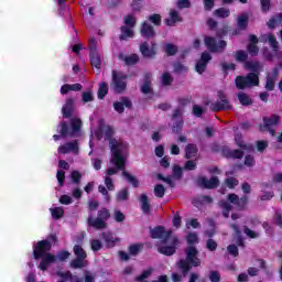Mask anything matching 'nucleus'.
Returning <instances> with one entry per match:
<instances>
[{"mask_svg": "<svg viewBox=\"0 0 282 282\" xmlns=\"http://www.w3.org/2000/svg\"><path fill=\"white\" fill-rule=\"evenodd\" d=\"M104 134V140L109 142V147L112 152V164L117 166V169H124V156L122 155V152L124 151V143L113 138V135H116V130H113V127L111 126H106Z\"/></svg>", "mask_w": 282, "mask_h": 282, "instance_id": "obj_1", "label": "nucleus"}, {"mask_svg": "<svg viewBox=\"0 0 282 282\" xmlns=\"http://www.w3.org/2000/svg\"><path fill=\"white\" fill-rule=\"evenodd\" d=\"M184 252L185 259L178 260L176 268L180 270L182 276H188L193 268H199L202 265V259H199V250H197L196 246H188Z\"/></svg>", "mask_w": 282, "mask_h": 282, "instance_id": "obj_2", "label": "nucleus"}, {"mask_svg": "<svg viewBox=\"0 0 282 282\" xmlns=\"http://www.w3.org/2000/svg\"><path fill=\"white\" fill-rule=\"evenodd\" d=\"M110 217L111 213L107 208H101L98 210L96 218L91 216L87 218V225L89 228H95V230H105L107 228V220Z\"/></svg>", "mask_w": 282, "mask_h": 282, "instance_id": "obj_3", "label": "nucleus"}, {"mask_svg": "<svg viewBox=\"0 0 282 282\" xmlns=\"http://www.w3.org/2000/svg\"><path fill=\"white\" fill-rule=\"evenodd\" d=\"M237 89H248L250 87H259V74L248 73L246 76L238 75L235 79Z\"/></svg>", "mask_w": 282, "mask_h": 282, "instance_id": "obj_4", "label": "nucleus"}, {"mask_svg": "<svg viewBox=\"0 0 282 282\" xmlns=\"http://www.w3.org/2000/svg\"><path fill=\"white\" fill-rule=\"evenodd\" d=\"M204 44L212 54H224L226 47H228V42H226V40H219L217 42V37L208 35L204 37Z\"/></svg>", "mask_w": 282, "mask_h": 282, "instance_id": "obj_5", "label": "nucleus"}, {"mask_svg": "<svg viewBox=\"0 0 282 282\" xmlns=\"http://www.w3.org/2000/svg\"><path fill=\"white\" fill-rule=\"evenodd\" d=\"M129 78V75L112 70V82L110 86L112 87L115 94H124L127 91V79Z\"/></svg>", "mask_w": 282, "mask_h": 282, "instance_id": "obj_6", "label": "nucleus"}, {"mask_svg": "<svg viewBox=\"0 0 282 282\" xmlns=\"http://www.w3.org/2000/svg\"><path fill=\"white\" fill-rule=\"evenodd\" d=\"M217 96L218 100L210 105L212 111H229V109H232L230 100H228V96H226V93H224V90H218Z\"/></svg>", "mask_w": 282, "mask_h": 282, "instance_id": "obj_7", "label": "nucleus"}, {"mask_svg": "<svg viewBox=\"0 0 282 282\" xmlns=\"http://www.w3.org/2000/svg\"><path fill=\"white\" fill-rule=\"evenodd\" d=\"M150 237H152V239H162L161 243L166 245L169 243V240L171 239V237H173V231L172 230L166 231L164 226H156L150 230Z\"/></svg>", "mask_w": 282, "mask_h": 282, "instance_id": "obj_8", "label": "nucleus"}, {"mask_svg": "<svg viewBox=\"0 0 282 282\" xmlns=\"http://www.w3.org/2000/svg\"><path fill=\"white\" fill-rule=\"evenodd\" d=\"M50 250H52V242H50V240L37 241L33 249V257L35 261H39L42 257L50 254Z\"/></svg>", "mask_w": 282, "mask_h": 282, "instance_id": "obj_9", "label": "nucleus"}, {"mask_svg": "<svg viewBox=\"0 0 282 282\" xmlns=\"http://www.w3.org/2000/svg\"><path fill=\"white\" fill-rule=\"evenodd\" d=\"M197 184L200 188H206L207 191H215V188H219V177L212 176L209 180L206 176H199L197 178Z\"/></svg>", "mask_w": 282, "mask_h": 282, "instance_id": "obj_10", "label": "nucleus"}, {"mask_svg": "<svg viewBox=\"0 0 282 282\" xmlns=\"http://www.w3.org/2000/svg\"><path fill=\"white\" fill-rule=\"evenodd\" d=\"M170 239L171 246H162L158 248V252H160V254H164L165 257H173V254L177 252V246H180V238H177V236H173Z\"/></svg>", "mask_w": 282, "mask_h": 282, "instance_id": "obj_11", "label": "nucleus"}, {"mask_svg": "<svg viewBox=\"0 0 282 282\" xmlns=\"http://www.w3.org/2000/svg\"><path fill=\"white\" fill-rule=\"evenodd\" d=\"M139 50L143 58H155L158 56V43L155 42H151V46H149V42H143L140 44Z\"/></svg>", "mask_w": 282, "mask_h": 282, "instance_id": "obj_12", "label": "nucleus"}, {"mask_svg": "<svg viewBox=\"0 0 282 282\" xmlns=\"http://www.w3.org/2000/svg\"><path fill=\"white\" fill-rule=\"evenodd\" d=\"M100 239L104 241L108 250L111 248H116V246H118V243H120L121 241V239L116 237V235L111 231H102L100 235Z\"/></svg>", "mask_w": 282, "mask_h": 282, "instance_id": "obj_13", "label": "nucleus"}, {"mask_svg": "<svg viewBox=\"0 0 282 282\" xmlns=\"http://www.w3.org/2000/svg\"><path fill=\"white\" fill-rule=\"evenodd\" d=\"M140 34L143 39H147L149 41L150 39H155L158 33L155 32V28H153L151 23H149L148 21H143L141 23Z\"/></svg>", "mask_w": 282, "mask_h": 282, "instance_id": "obj_14", "label": "nucleus"}, {"mask_svg": "<svg viewBox=\"0 0 282 282\" xmlns=\"http://www.w3.org/2000/svg\"><path fill=\"white\" fill-rule=\"evenodd\" d=\"M112 107L117 113H124V107L127 109H133V102L129 97H121L120 101H115L112 104Z\"/></svg>", "mask_w": 282, "mask_h": 282, "instance_id": "obj_15", "label": "nucleus"}, {"mask_svg": "<svg viewBox=\"0 0 282 282\" xmlns=\"http://www.w3.org/2000/svg\"><path fill=\"white\" fill-rule=\"evenodd\" d=\"M140 208L143 215H151L153 212V206L149 203V196L147 194H141L139 197Z\"/></svg>", "mask_w": 282, "mask_h": 282, "instance_id": "obj_16", "label": "nucleus"}, {"mask_svg": "<svg viewBox=\"0 0 282 282\" xmlns=\"http://www.w3.org/2000/svg\"><path fill=\"white\" fill-rule=\"evenodd\" d=\"M41 262L39 264V268L42 270V272H45L52 263H56V256L52 253H46L44 257L41 258Z\"/></svg>", "mask_w": 282, "mask_h": 282, "instance_id": "obj_17", "label": "nucleus"}, {"mask_svg": "<svg viewBox=\"0 0 282 282\" xmlns=\"http://www.w3.org/2000/svg\"><path fill=\"white\" fill-rule=\"evenodd\" d=\"M62 113L64 118H72L74 116V98H67L66 102L62 108Z\"/></svg>", "mask_w": 282, "mask_h": 282, "instance_id": "obj_18", "label": "nucleus"}, {"mask_svg": "<svg viewBox=\"0 0 282 282\" xmlns=\"http://www.w3.org/2000/svg\"><path fill=\"white\" fill-rule=\"evenodd\" d=\"M164 23L169 28H173L175 23H182V17H180V13L177 11L172 10L170 12V18H166Z\"/></svg>", "mask_w": 282, "mask_h": 282, "instance_id": "obj_19", "label": "nucleus"}, {"mask_svg": "<svg viewBox=\"0 0 282 282\" xmlns=\"http://www.w3.org/2000/svg\"><path fill=\"white\" fill-rule=\"evenodd\" d=\"M121 34L119 35L120 41H128V39H133L135 36V32L133 31V28L122 25L120 28Z\"/></svg>", "mask_w": 282, "mask_h": 282, "instance_id": "obj_20", "label": "nucleus"}, {"mask_svg": "<svg viewBox=\"0 0 282 282\" xmlns=\"http://www.w3.org/2000/svg\"><path fill=\"white\" fill-rule=\"evenodd\" d=\"M281 122V117L278 115H272L270 118L263 117V123H264V129H269L272 127H276Z\"/></svg>", "mask_w": 282, "mask_h": 282, "instance_id": "obj_21", "label": "nucleus"}, {"mask_svg": "<svg viewBox=\"0 0 282 282\" xmlns=\"http://www.w3.org/2000/svg\"><path fill=\"white\" fill-rule=\"evenodd\" d=\"M197 153H199V148H197V144L188 143L185 147V160H191V158L197 156Z\"/></svg>", "mask_w": 282, "mask_h": 282, "instance_id": "obj_22", "label": "nucleus"}, {"mask_svg": "<svg viewBox=\"0 0 282 282\" xmlns=\"http://www.w3.org/2000/svg\"><path fill=\"white\" fill-rule=\"evenodd\" d=\"M80 89H83V85L80 84H64L62 87H61V94L62 96H65L67 94H69V91H80Z\"/></svg>", "mask_w": 282, "mask_h": 282, "instance_id": "obj_23", "label": "nucleus"}, {"mask_svg": "<svg viewBox=\"0 0 282 282\" xmlns=\"http://www.w3.org/2000/svg\"><path fill=\"white\" fill-rule=\"evenodd\" d=\"M87 258H75L70 261V268L73 270H83V268H87L88 262L86 260Z\"/></svg>", "mask_w": 282, "mask_h": 282, "instance_id": "obj_24", "label": "nucleus"}, {"mask_svg": "<svg viewBox=\"0 0 282 282\" xmlns=\"http://www.w3.org/2000/svg\"><path fill=\"white\" fill-rule=\"evenodd\" d=\"M245 67L250 72V74H258L259 76V74L261 73V63L259 61L246 62Z\"/></svg>", "mask_w": 282, "mask_h": 282, "instance_id": "obj_25", "label": "nucleus"}, {"mask_svg": "<svg viewBox=\"0 0 282 282\" xmlns=\"http://www.w3.org/2000/svg\"><path fill=\"white\" fill-rule=\"evenodd\" d=\"M153 91V87H151V74H145L143 77V84L141 85V93L142 94H151Z\"/></svg>", "mask_w": 282, "mask_h": 282, "instance_id": "obj_26", "label": "nucleus"}, {"mask_svg": "<svg viewBox=\"0 0 282 282\" xmlns=\"http://www.w3.org/2000/svg\"><path fill=\"white\" fill-rule=\"evenodd\" d=\"M230 228L234 229L237 236V240H236L237 246H239L240 248H246V242L243 241V236H241V229H239V225L231 224Z\"/></svg>", "mask_w": 282, "mask_h": 282, "instance_id": "obj_27", "label": "nucleus"}, {"mask_svg": "<svg viewBox=\"0 0 282 282\" xmlns=\"http://www.w3.org/2000/svg\"><path fill=\"white\" fill-rule=\"evenodd\" d=\"M282 24V13H276L267 22L269 30H274L276 25Z\"/></svg>", "mask_w": 282, "mask_h": 282, "instance_id": "obj_28", "label": "nucleus"}, {"mask_svg": "<svg viewBox=\"0 0 282 282\" xmlns=\"http://www.w3.org/2000/svg\"><path fill=\"white\" fill-rule=\"evenodd\" d=\"M122 176L124 177L128 184H131L133 186V188H138V186H140V181H138V178L131 175V173H129L128 171L123 170Z\"/></svg>", "mask_w": 282, "mask_h": 282, "instance_id": "obj_29", "label": "nucleus"}, {"mask_svg": "<svg viewBox=\"0 0 282 282\" xmlns=\"http://www.w3.org/2000/svg\"><path fill=\"white\" fill-rule=\"evenodd\" d=\"M109 94V84L107 82H101L97 91L99 100H105V97Z\"/></svg>", "mask_w": 282, "mask_h": 282, "instance_id": "obj_30", "label": "nucleus"}, {"mask_svg": "<svg viewBox=\"0 0 282 282\" xmlns=\"http://www.w3.org/2000/svg\"><path fill=\"white\" fill-rule=\"evenodd\" d=\"M91 67L100 69L102 67V59L98 53H89Z\"/></svg>", "mask_w": 282, "mask_h": 282, "instance_id": "obj_31", "label": "nucleus"}, {"mask_svg": "<svg viewBox=\"0 0 282 282\" xmlns=\"http://www.w3.org/2000/svg\"><path fill=\"white\" fill-rule=\"evenodd\" d=\"M70 138H74V133H78L83 127V121L78 118L70 119Z\"/></svg>", "mask_w": 282, "mask_h": 282, "instance_id": "obj_32", "label": "nucleus"}, {"mask_svg": "<svg viewBox=\"0 0 282 282\" xmlns=\"http://www.w3.org/2000/svg\"><path fill=\"white\" fill-rule=\"evenodd\" d=\"M248 19H249L248 13L240 14L237 19V28L243 31L248 30Z\"/></svg>", "mask_w": 282, "mask_h": 282, "instance_id": "obj_33", "label": "nucleus"}, {"mask_svg": "<svg viewBox=\"0 0 282 282\" xmlns=\"http://www.w3.org/2000/svg\"><path fill=\"white\" fill-rule=\"evenodd\" d=\"M238 100L243 107H250L252 105V98L243 91L238 93Z\"/></svg>", "mask_w": 282, "mask_h": 282, "instance_id": "obj_34", "label": "nucleus"}, {"mask_svg": "<svg viewBox=\"0 0 282 282\" xmlns=\"http://www.w3.org/2000/svg\"><path fill=\"white\" fill-rule=\"evenodd\" d=\"M178 47L177 45L173 44V43H166L163 46V52L166 54V56H175V54H177L178 52Z\"/></svg>", "mask_w": 282, "mask_h": 282, "instance_id": "obj_35", "label": "nucleus"}, {"mask_svg": "<svg viewBox=\"0 0 282 282\" xmlns=\"http://www.w3.org/2000/svg\"><path fill=\"white\" fill-rule=\"evenodd\" d=\"M218 204L220 208H223V217L228 219L230 217V212L232 210V205L226 200H220Z\"/></svg>", "mask_w": 282, "mask_h": 282, "instance_id": "obj_36", "label": "nucleus"}, {"mask_svg": "<svg viewBox=\"0 0 282 282\" xmlns=\"http://www.w3.org/2000/svg\"><path fill=\"white\" fill-rule=\"evenodd\" d=\"M61 138H72V132H69V124L65 121L59 123V131Z\"/></svg>", "mask_w": 282, "mask_h": 282, "instance_id": "obj_37", "label": "nucleus"}, {"mask_svg": "<svg viewBox=\"0 0 282 282\" xmlns=\"http://www.w3.org/2000/svg\"><path fill=\"white\" fill-rule=\"evenodd\" d=\"M147 20L155 28H160V25H162V15H160V13L150 14L147 17Z\"/></svg>", "mask_w": 282, "mask_h": 282, "instance_id": "obj_38", "label": "nucleus"}, {"mask_svg": "<svg viewBox=\"0 0 282 282\" xmlns=\"http://www.w3.org/2000/svg\"><path fill=\"white\" fill-rule=\"evenodd\" d=\"M143 248H144V246H142L140 243H133L128 247V252H129L130 257H138V254H140V252L142 251Z\"/></svg>", "mask_w": 282, "mask_h": 282, "instance_id": "obj_39", "label": "nucleus"}, {"mask_svg": "<svg viewBox=\"0 0 282 282\" xmlns=\"http://www.w3.org/2000/svg\"><path fill=\"white\" fill-rule=\"evenodd\" d=\"M214 17L217 19H228V17H230V9H226L224 7L216 9L214 11Z\"/></svg>", "mask_w": 282, "mask_h": 282, "instance_id": "obj_40", "label": "nucleus"}, {"mask_svg": "<svg viewBox=\"0 0 282 282\" xmlns=\"http://www.w3.org/2000/svg\"><path fill=\"white\" fill-rule=\"evenodd\" d=\"M73 252L76 258L87 259V252L85 251V249H83V246L80 245H75L73 248Z\"/></svg>", "mask_w": 282, "mask_h": 282, "instance_id": "obj_41", "label": "nucleus"}, {"mask_svg": "<svg viewBox=\"0 0 282 282\" xmlns=\"http://www.w3.org/2000/svg\"><path fill=\"white\" fill-rule=\"evenodd\" d=\"M173 75H171V73L165 72L163 73L162 77H161V83L164 87H171V85H173Z\"/></svg>", "mask_w": 282, "mask_h": 282, "instance_id": "obj_42", "label": "nucleus"}, {"mask_svg": "<svg viewBox=\"0 0 282 282\" xmlns=\"http://www.w3.org/2000/svg\"><path fill=\"white\" fill-rule=\"evenodd\" d=\"M173 69L174 74H186V72H188V67L182 64V62H174Z\"/></svg>", "mask_w": 282, "mask_h": 282, "instance_id": "obj_43", "label": "nucleus"}, {"mask_svg": "<svg viewBox=\"0 0 282 282\" xmlns=\"http://www.w3.org/2000/svg\"><path fill=\"white\" fill-rule=\"evenodd\" d=\"M235 58L238 63H248V53L243 50H238L235 54Z\"/></svg>", "mask_w": 282, "mask_h": 282, "instance_id": "obj_44", "label": "nucleus"}, {"mask_svg": "<svg viewBox=\"0 0 282 282\" xmlns=\"http://www.w3.org/2000/svg\"><path fill=\"white\" fill-rule=\"evenodd\" d=\"M230 32V26L228 23L223 24V28L216 30V36L217 39H224V36H228V33Z\"/></svg>", "mask_w": 282, "mask_h": 282, "instance_id": "obj_45", "label": "nucleus"}, {"mask_svg": "<svg viewBox=\"0 0 282 282\" xmlns=\"http://www.w3.org/2000/svg\"><path fill=\"white\" fill-rule=\"evenodd\" d=\"M139 62H140V56H138V54H131L124 57V63L129 67L137 65V63Z\"/></svg>", "mask_w": 282, "mask_h": 282, "instance_id": "obj_46", "label": "nucleus"}, {"mask_svg": "<svg viewBox=\"0 0 282 282\" xmlns=\"http://www.w3.org/2000/svg\"><path fill=\"white\" fill-rule=\"evenodd\" d=\"M186 242L187 246H196V243H199V237L196 232H188L186 236Z\"/></svg>", "mask_w": 282, "mask_h": 282, "instance_id": "obj_47", "label": "nucleus"}, {"mask_svg": "<svg viewBox=\"0 0 282 282\" xmlns=\"http://www.w3.org/2000/svg\"><path fill=\"white\" fill-rule=\"evenodd\" d=\"M51 215L53 219H62L65 216V209L63 207L51 208Z\"/></svg>", "mask_w": 282, "mask_h": 282, "instance_id": "obj_48", "label": "nucleus"}, {"mask_svg": "<svg viewBox=\"0 0 282 282\" xmlns=\"http://www.w3.org/2000/svg\"><path fill=\"white\" fill-rule=\"evenodd\" d=\"M235 142L239 149H243L245 151H248V145L243 141V135L241 133H236L235 134Z\"/></svg>", "mask_w": 282, "mask_h": 282, "instance_id": "obj_49", "label": "nucleus"}, {"mask_svg": "<svg viewBox=\"0 0 282 282\" xmlns=\"http://www.w3.org/2000/svg\"><path fill=\"white\" fill-rule=\"evenodd\" d=\"M154 195L155 197H158L159 199H162V197H164V195H166V188L164 187V185L162 184H156L154 186Z\"/></svg>", "mask_w": 282, "mask_h": 282, "instance_id": "obj_50", "label": "nucleus"}, {"mask_svg": "<svg viewBox=\"0 0 282 282\" xmlns=\"http://www.w3.org/2000/svg\"><path fill=\"white\" fill-rule=\"evenodd\" d=\"M268 41L270 47H272L273 52H279V42L276 41V37L273 34L268 35Z\"/></svg>", "mask_w": 282, "mask_h": 282, "instance_id": "obj_51", "label": "nucleus"}, {"mask_svg": "<svg viewBox=\"0 0 282 282\" xmlns=\"http://www.w3.org/2000/svg\"><path fill=\"white\" fill-rule=\"evenodd\" d=\"M129 199V189L123 188L117 193V202H127Z\"/></svg>", "mask_w": 282, "mask_h": 282, "instance_id": "obj_52", "label": "nucleus"}, {"mask_svg": "<svg viewBox=\"0 0 282 282\" xmlns=\"http://www.w3.org/2000/svg\"><path fill=\"white\" fill-rule=\"evenodd\" d=\"M98 192L101 193V195L104 196L107 204H109V202H111V195H109V189H107V187H105V185H99Z\"/></svg>", "mask_w": 282, "mask_h": 282, "instance_id": "obj_53", "label": "nucleus"}, {"mask_svg": "<svg viewBox=\"0 0 282 282\" xmlns=\"http://www.w3.org/2000/svg\"><path fill=\"white\" fill-rule=\"evenodd\" d=\"M69 257H72V253L67 250H61L57 252L55 260L57 261H65L66 259H68Z\"/></svg>", "mask_w": 282, "mask_h": 282, "instance_id": "obj_54", "label": "nucleus"}, {"mask_svg": "<svg viewBox=\"0 0 282 282\" xmlns=\"http://www.w3.org/2000/svg\"><path fill=\"white\" fill-rule=\"evenodd\" d=\"M90 248H91L93 252H98V251L102 250V248H104L102 241H100L99 239H93L91 243H90Z\"/></svg>", "mask_w": 282, "mask_h": 282, "instance_id": "obj_55", "label": "nucleus"}, {"mask_svg": "<svg viewBox=\"0 0 282 282\" xmlns=\"http://www.w3.org/2000/svg\"><path fill=\"white\" fill-rule=\"evenodd\" d=\"M124 24L128 25L127 28H135V15L129 14L123 18Z\"/></svg>", "mask_w": 282, "mask_h": 282, "instance_id": "obj_56", "label": "nucleus"}, {"mask_svg": "<svg viewBox=\"0 0 282 282\" xmlns=\"http://www.w3.org/2000/svg\"><path fill=\"white\" fill-rule=\"evenodd\" d=\"M236 206L238 207V210H246V206H248V196H242L241 198H238Z\"/></svg>", "mask_w": 282, "mask_h": 282, "instance_id": "obj_57", "label": "nucleus"}, {"mask_svg": "<svg viewBox=\"0 0 282 282\" xmlns=\"http://www.w3.org/2000/svg\"><path fill=\"white\" fill-rule=\"evenodd\" d=\"M225 184H226L227 188H235L236 186H239V180L230 176L225 180Z\"/></svg>", "mask_w": 282, "mask_h": 282, "instance_id": "obj_58", "label": "nucleus"}, {"mask_svg": "<svg viewBox=\"0 0 282 282\" xmlns=\"http://www.w3.org/2000/svg\"><path fill=\"white\" fill-rule=\"evenodd\" d=\"M82 101L84 105H87V102H94V94L91 91H84L82 94Z\"/></svg>", "mask_w": 282, "mask_h": 282, "instance_id": "obj_59", "label": "nucleus"}, {"mask_svg": "<svg viewBox=\"0 0 282 282\" xmlns=\"http://www.w3.org/2000/svg\"><path fill=\"white\" fill-rule=\"evenodd\" d=\"M151 274H153V269L144 270L140 275L134 278V281H144V279H149Z\"/></svg>", "mask_w": 282, "mask_h": 282, "instance_id": "obj_60", "label": "nucleus"}, {"mask_svg": "<svg viewBox=\"0 0 282 282\" xmlns=\"http://www.w3.org/2000/svg\"><path fill=\"white\" fill-rule=\"evenodd\" d=\"M247 52L251 56H259V46L257 44H248Z\"/></svg>", "mask_w": 282, "mask_h": 282, "instance_id": "obj_61", "label": "nucleus"}, {"mask_svg": "<svg viewBox=\"0 0 282 282\" xmlns=\"http://www.w3.org/2000/svg\"><path fill=\"white\" fill-rule=\"evenodd\" d=\"M272 0H260L261 10L264 14H268L270 12V8H272V4L270 3Z\"/></svg>", "mask_w": 282, "mask_h": 282, "instance_id": "obj_62", "label": "nucleus"}, {"mask_svg": "<svg viewBox=\"0 0 282 282\" xmlns=\"http://www.w3.org/2000/svg\"><path fill=\"white\" fill-rule=\"evenodd\" d=\"M274 85H275L274 77L268 76L265 86H264L267 91H274Z\"/></svg>", "mask_w": 282, "mask_h": 282, "instance_id": "obj_63", "label": "nucleus"}, {"mask_svg": "<svg viewBox=\"0 0 282 282\" xmlns=\"http://www.w3.org/2000/svg\"><path fill=\"white\" fill-rule=\"evenodd\" d=\"M209 281L221 282V274H219V271H210L209 272Z\"/></svg>", "mask_w": 282, "mask_h": 282, "instance_id": "obj_64", "label": "nucleus"}]
</instances>
